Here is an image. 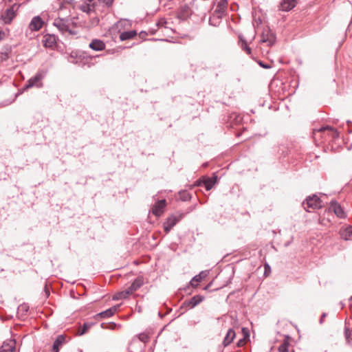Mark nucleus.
<instances>
[{
	"label": "nucleus",
	"instance_id": "29",
	"mask_svg": "<svg viewBox=\"0 0 352 352\" xmlns=\"http://www.w3.org/2000/svg\"><path fill=\"white\" fill-rule=\"evenodd\" d=\"M329 127L328 126H325V127H321L319 129H314V135H316L317 133H321L324 131L329 130Z\"/></svg>",
	"mask_w": 352,
	"mask_h": 352
},
{
	"label": "nucleus",
	"instance_id": "20",
	"mask_svg": "<svg viewBox=\"0 0 352 352\" xmlns=\"http://www.w3.org/2000/svg\"><path fill=\"white\" fill-rule=\"evenodd\" d=\"M235 336H236V333L234 332V330L232 329H229L227 332V334L223 340V345L225 346H228V344H230L232 341L233 340V339L235 338Z\"/></svg>",
	"mask_w": 352,
	"mask_h": 352
},
{
	"label": "nucleus",
	"instance_id": "17",
	"mask_svg": "<svg viewBox=\"0 0 352 352\" xmlns=\"http://www.w3.org/2000/svg\"><path fill=\"white\" fill-rule=\"evenodd\" d=\"M133 292H133V290H132V288L131 287H129L127 289L117 293L113 296V299L114 300H121V299L126 298L130 295H131Z\"/></svg>",
	"mask_w": 352,
	"mask_h": 352
},
{
	"label": "nucleus",
	"instance_id": "6",
	"mask_svg": "<svg viewBox=\"0 0 352 352\" xmlns=\"http://www.w3.org/2000/svg\"><path fill=\"white\" fill-rule=\"evenodd\" d=\"M331 210L340 219L346 218V213L343 208L337 202L331 200Z\"/></svg>",
	"mask_w": 352,
	"mask_h": 352
},
{
	"label": "nucleus",
	"instance_id": "10",
	"mask_svg": "<svg viewBox=\"0 0 352 352\" xmlns=\"http://www.w3.org/2000/svg\"><path fill=\"white\" fill-rule=\"evenodd\" d=\"M16 342L14 340H8L3 342L0 352H14Z\"/></svg>",
	"mask_w": 352,
	"mask_h": 352
},
{
	"label": "nucleus",
	"instance_id": "31",
	"mask_svg": "<svg viewBox=\"0 0 352 352\" xmlns=\"http://www.w3.org/2000/svg\"><path fill=\"white\" fill-rule=\"evenodd\" d=\"M338 136V131L331 127V138H335Z\"/></svg>",
	"mask_w": 352,
	"mask_h": 352
},
{
	"label": "nucleus",
	"instance_id": "37",
	"mask_svg": "<svg viewBox=\"0 0 352 352\" xmlns=\"http://www.w3.org/2000/svg\"><path fill=\"white\" fill-rule=\"evenodd\" d=\"M210 284L208 285L204 288V289H206H206H208L209 288V287H210Z\"/></svg>",
	"mask_w": 352,
	"mask_h": 352
},
{
	"label": "nucleus",
	"instance_id": "26",
	"mask_svg": "<svg viewBox=\"0 0 352 352\" xmlns=\"http://www.w3.org/2000/svg\"><path fill=\"white\" fill-rule=\"evenodd\" d=\"M135 35H136V32H133V31L124 32L120 34V38L122 41H125V40L130 39V38H133Z\"/></svg>",
	"mask_w": 352,
	"mask_h": 352
},
{
	"label": "nucleus",
	"instance_id": "5",
	"mask_svg": "<svg viewBox=\"0 0 352 352\" xmlns=\"http://www.w3.org/2000/svg\"><path fill=\"white\" fill-rule=\"evenodd\" d=\"M54 25L63 33L69 32V34H75V32L69 28V24L63 19H55Z\"/></svg>",
	"mask_w": 352,
	"mask_h": 352
},
{
	"label": "nucleus",
	"instance_id": "24",
	"mask_svg": "<svg viewBox=\"0 0 352 352\" xmlns=\"http://www.w3.org/2000/svg\"><path fill=\"white\" fill-rule=\"evenodd\" d=\"M41 79V76L40 74H36L34 77L30 78L28 84L26 85V88L32 87L35 85Z\"/></svg>",
	"mask_w": 352,
	"mask_h": 352
},
{
	"label": "nucleus",
	"instance_id": "36",
	"mask_svg": "<svg viewBox=\"0 0 352 352\" xmlns=\"http://www.w3.org/2000/svg\"><path fill=\"white\" fill-rule=\"evenodd\" d=\"M326 316H327L326 314H323V315L322 316V318L320 319V322H322L323 318H324Z\"/></svg>",
	"mask_w": 352,
	"mask_h": 352
},
{
	"label": "nucleus",
	"instance_id": "28",
	"mask_svg": "<svg viewBox=\"0 0 352 352\" xmlns=\"http://www.w3.org/2000/svg\"><path fill=\"white\" fill-rule=\"evenodd\" d=\"M241 47L248 54H251V49L248 46L245 41L241 40Z\"/></svg>",
	"mask_w": 352,
	"mask_h": 352
},
{
	"label": "nucleus",
	"instance_id": "3",
	"mask_svg": "<svg viewBox=\"0 0 352 352\" xmlns=\"http://www.w3.org/2000/svg\"><path fill=\"white\" fill-rule=\"evenodd\" d=\"M228 5L227 0H220L218 1L213 13V16L218 19L222 18L226 14Z\"/></svg>",
	"mask_w": 352,
	"mask_h": 352
},
{
	"label": "nucleus",
	"instance_id": "13",
	"mask_svg": "<svg viewBox=\"0 0 352 352\" xmlns=\"http://www.w3.org/2000/svg\"><path fill=\"white\" fill-rule=\"evenodd\" d=\"M209 272L208 271H201L198 275H196L192 278L190 280V285L193 287H196L198 285V283L201 282L204 278H205Z\"/></svg>",
	"mask_w": 352,
	"mask_h": 352
},
{
	"label": "nucleus",
	"instance_id": "34",
	"mask_svg": "<svg viewBox=\"0 0 352 352\" xmlns=\"http://www.w3.org/2000/svg\"><path fill=\"white\" fill-rule=\"evenodd\" d=\"M345 337H346V340H349V336L348 334V332H347L346 329L345 331Z\"/></svg>",
	"mask_w": 352,
	"mask_h": 352
},
{
	"label": "nucleus",
	"instance_id": "12",
	"mask_svg": "<svg viewBox=\"0 0 352 352\" xmlns=\"http://www.w3.org/2000/svg\"><path fill=\"white\" fill-rule=\"evenodd\" d=\"M296 5V0H283L280 4V10L284 12H287L294 8Z\"/></svg>",
	"mask_w": 352,
	"mask_h": 352
},
{
	"label": "nucleus",
	"instance_id": "2",
	"mask_svg": "<svg viewBox=\"0 0 352 352\" xmlns=\"http://www.w3.org/2000/svg\"><path fill=\"white\" fill-rule=\"evenodd\" d=\"M98 0H82V3L79 5V9L88 14H90L96 11L97 1Z\"/></svg>",
	"mask_w": 352,
	"mask_h": 352
},
{
	"label": "nucleus",
	"instance_id": "22",
	"mask_svg": "<svg viewBox=\"0 0 352 352\" xmlns=\"http://www.w3.org/2000/svg\"><path fill=\"white\" fill-rule=\"evenodd\" d=\"M144 283L142 277H138L130 286L133 292L139 289Z\"/></svg>",
	"mask_w": 352,
	"mask_h": 352
},
{
	"label": "nucleus",
	"instance_id": "19",
	"mask_svg": "<svg viewBox=\"0 0 352 352\" xmlns=\"http://www.w3.org/2000/svg\"><path fill=\"white\" fill-rule=\"evenodd\" d=\"M116 309H117L116 307H111L104 311H102V312L98 314L95 316V318L97 319L98 317H100L101 318H109L115 314V312L116 311Z\"/></svg>",
	"mask_w": 352,
	"mask_h": 352
},
{
	"label": "nucleus",
	"instance_id": "30",
	"mask_svg": "<svg viewBox=\"0 0 352 352\" xmlns=\"http://www.w3.org/2000/svg\"><path fill=\"white\" fill-rule=\"evenodd\" d=\"M139 339L143 342H146L148 340V337L146 334H140L139 336Z\"/></svg>",
	"mask_w": 352,
	"mask_h": 352
},
{
	"label": "nucleus",
	"instance_id": "16",
	"mask_svg": "<svg viewBox=\"0 0 352 352\" xmlns=\"http://www.w3.org/2000/svg\"><path fill=\"white\" fill-rule=\"evenodd\" d=\"M15 16L14 8H10L2 15V19L6 23H10Z\"/></svg>",
	"mask_w": 352,
	"mask_h": 352
},
{
	"label": "nucleus",
	"instance_id": "27",
	"mask_svg": "<svg viewBox=\"0 0 352 352\" xmlns=\"http://www.w3.org/2000/svg\"><path fill=\"white\" fill-rule=\"evenodd\" d=\"M289 342L287 340H285L280 345L278 351L280 352H288Z\"/></svg>",
	"mask_w": 352,
	"mask_h": 352
},
{
	"label": "nucleus",
	"instance_id": "21",
	"mask_svg": "<svg viewBox=\"0 0 352 352\" xmlns=\"http://www.w3.org/2000/svg\"><path fill=\"white\" fill-rule=\"evenodd\" d=\"M56 43L54 36L52 35H46L44 36L43 44L45 47H52Z\"/></svg>",
	"mask_w": 352,
	"mask_h": 352
},
{
	"label": "nucleus",
	"instance_id": "11",
	"mask_svg": "<svg viewBox=\"0 0 352 352\" xmlns=\"http://www.w3.org/2000/svg\"><path fill=\"white\" fill-rule=\"evenodd\" d=\"M339 234L340 237L345 241L352 240V226H342Z\"/></svg>",
	"mask_w": 352,
	"mask_h": 352
},
{
	"label": "nucleus",
	"instance_id": "7",
	"mask_svg": "<svg viewBox=\"0 0 352 352\" xmlns=\"http://www.w3.org/2000/svg\"><path fill=\"white\" fill-rule=\"evenodd\" d=\"M166 206V200L162 199L157 202L152 208V212L156 217H160L164 212Z\"/></svg>",
	"mask_w": 352,
	"mask_h": 352
},
{
	"label": "nucleus",
	"instance_id": "32",
	"mask_svg": "<svg viewBox=\"0 0 352 352\" xmlns=\"http://www.w3.org/2000/svg\"><path fill=\"white\" fill-rule=\"evenodd\" d=\"M6 37V33L0 29V41L3 40Z\"/></svg>",
	"mask_w": 352,
	"mask_h": 352
},
{
	"label": "nucleus",
	"instance_id": "33",
	"mask_svg": "<svg viewBox=\"0 0 352 352\" xmlns=\"http://www.w3.org/2000/svg\"><path fill=\"white\" fill-rule=\"evenodd\" d=\"M245 344V340H244V339H241V340H240L238 342L237 345H238V346H243V344Z\"/></svg>",
	"mask_w": 352,
	"mask_h": 352
},
{
	"label": "nucleus",
	"instance_id": "18",
	"mask_svg": "<svg viewBox=\"0 0 352 352\" xmlns=\"http://www.w3.org/2000/svg\"><path fill=\"white\" fill-rule=\"evenodd\" d=\"M89 47L96 51H101L105 48V44L101 40L94 39L89 43Z\"/></svg>",
	"mask_w": 352,
	"mask_h": 352
},
{
	"label": "nucleus",
	"instance_id": "14",
	"mask_svg": "<svg viewBox=\"0 0 352 352\" xmlns=\"http://www.w3.org/2000/svg\"><path fill=\"white\" fill-rule=\"evenodd\" d=\"M66 338L63 335L58 336L52 346L53 352H58L60 347H61L65 343Z\"/></svg>",
	"mask_w": 352,
	"mask_h": 352
},
{
	"label": "nucleus",
	"instance_id": "25",
	"mask_svg": "<svg viewBox=\"0 0 352 352\" xmlns=\"http://www.w3.org/2000/svg\"><path fill=\"white\" fill-rule=\"evenodd\" d=\"M93 323L89 322L84 323L82 327L78 329V335L82 336L86 333L89 331V329H90V328L93 326Z\"/></svg>",
	"mask_w": 352,
	"mask_h": 352
},
{
	"label": "nucleus",
	"instance_id": "23",
	"mask_svg": "<svg viewBox=\"0 0 352 352\" xmlns=\"http://www.w3.org/2000/svg\"><path fill=\"white\" fill-rule=\"evenodd\" d=\"M216 182V178H208L204 181V186L207 190H210Z\"/></svg>",
	"mask_w": 352,
	"mask_h": 352
},
{
	"label": "nucleus",
	"instance_id": "35",
	"mask_svg": "<svg viewBox=\"0 0 352 352\" xmlns=\"http://www.w3.org/2000/svg\"><path fill=\"white\" fill-rule=\"evenodd\" d=\"M259 65L264 68H269V66H267L265 64H263L262 63H259Z\"/></svg>",
	"mask_w": 352,
	"mask_h": 352
},
{
	"label": "nucleus",
	"instance_id": "8",
	"mask_svg": "<svg viewBox=\"0 0 352 352\" xmlns=\"http://www.w3.org/2000/svg\"><path fill=\"white\" fill-rule=\"evenodd\" d=\"M43 23L40 16H34L29 24V28L32 31H38L43 27Z\"/></svg>",
	"mask_w": 352,
	"mask_h": 352
},
{
	"label": "nucleus",
	"instance_id": "1",
	"mask_svg": "<svg viewBox=\"0 0 352 352\" xmlns=\"http://www.w3.org/2000/svg\"><path fill=\"white\" fill-rule=\"evenodd\" d=\"M302 204L304 208L307 212H310V210H316L322 208L324 205V201L318 196L313 195L311 197H309Z\"/></svg>",
	"mask_w": 352,
	"mask_h": 352
},
{
	"label": "nucleus",
	"instance_id": "4",
	"mask_svg": "<svg viewBox=\"0 0 352 352\" xmlns=\"http://www.w3.org/2000/svg\"><path fill=\"white\" fill-rule=\"evenodd\" d=\"M182 218V214L178 215H170L166 219V221L164 223V229L166 233L169 232V231L176 225L177 222H179Z\"/></svg>",
	"mask_w": 352,
	"mask_h": 352
},
{
	"label": "nucleus",
	"instance_id": "9",
	"mask_svg": "<svg viewBox=\"0 0 352 352\" xmlns=\"http://www.w3.org/2000/svg\"><path fill=\"white\" fill-rule=\"evenodd\" d=\"M261 42L267 43L268 46H271L275 42V37L270 31L266 30L262 34Z\"/></svg>",
	"mask_w": 352,
	"mask_h": 352
},
{
	"label": "nucleus",
	"instance_id": "15",
	"mask_svg": "<svg viewBox=\"0 0 352 352\" xmlns=\"http://www.w3.org/2000/svg\"><path fill=\"white\" fill-rule=\"evenodd\" d=\"M204 299V296L196 295L191 298L189 300L185 301L184 304L190 308H193L197 305H199L201 302H202Z\"/></svg>",
	"mask_w": 352,
	"mask_h": 352
}]
</instances>
